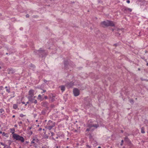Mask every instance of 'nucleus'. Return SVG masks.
Here are the masks:
<instances>
[{"mask_svg": "<svg viewBox=\"0 0 148 148\" xmlns=\"http://www.w3.org/2000/svg\"><path fill=\"white\" fill-rule=\"evenodd\" d=\"M64 69L68 70L70 67H73L75 66V64L72 61H69L68 60H64Z\"/></svg>", "mask_w": 148, "mask_h": 148, "instance_id": "f257e3e1", "label": "nucleus"}, {"mask_svg": "<svg viewBox=\"0 0 148 148\" xmlns=\"http://www.w3.org/2000/svg\"><path fill=\"white\" fill-rule=\"evenodd\" d=\"M101 24L103 27H108L110 26L112 27L115 26V24L113 21L108 20L102 22L101 23Z\"/></svg>", "mask_w": 148, "mask_h": 148, "instance_id": "f03ea898", "label": "nucleus"}, {"mask_svg": "<svg viewBox=\"0 0 148 148\" xmlns=\"http://www.w3.org/2000/svg\"><path fill=\"white\" fill-rule=\"evenodd\" d=\"M12 137L14 139H15L16 140L20 141L22 143H23L24 142V138L14 133Z\"/></svg>", "mask_w": 148, "mask_h": 148, "instance_id": "7ed1b4c3", "label": "nucleus"}, {"mask_svg": "<svg viewBox=\"0 0 148 148\" xmlns=\"http://www.w3.org/2000/svg\"><path fill=\"white\" fill-rule=\"evenodd\" d=\"M55 123L54 122L51 120H49L47 123L46 128L49 130H51L55 126Z\"/></svg>", "mask_w": 148, "mask_h": 148, "instance_id": "20e7f679", "label": "nucleus"}, {"mask_svg": "<svg viewBox=\"0 0 148 148\" xmlns=\"http://www.w3.org/2000/svg\"><path fill=\"white\" fill-rule=\"evenodd\" d=\"M73 92L75 96H77L79 95L80 92L79 90L77 88H74L73 90Z\"/></svg>", "mask_w": 148, "mask_h": 148, "instance_id": "39448f33", "label": "nucleus"}, {"mask_svg": "<svg viewBox=\"0 0 148 148\" xmlns=\"http://www.w3.org/2000/svg\"><path fill=\"white\" fill-rule=\"evenodd\" d=\"M74 83L72 82H68L65 84V86L68 88L72 87L74 85Z\"/></svg>", "mask_w": 148, "mask_h": 148, "instance_id": "423d86ee", "label": "nucleus"}, {"mask_svg": "<svg viewBox=\"0 0 148 148\" xmlns=\"http://www.w3.org/2000/svg\"><path fill=\"white\" fill-rule=\"evenodd\" d=\"M35 91L33 89H30L29 91L28 95L29 96L33 97L34 95Z\"/></svg>", "mask_w": 148, "mask_h": 148, "instance_id": "0eeeda50", "label": "nucleus"}, {"mask_svg": "<svg viewBox=\"0 0 148 148\" xmlns=\"http://www.w3.org/2000/svg\"><path fill=\"white\" fill-rule=\"evenodd\" d=\"M42 106L46 108L47 109L49 108V103L47 102H42L41 103Z\"/></svg>", "mask_w": 148, "mask_h": 148, "instance_id": "6e6552de", "label": "nucleus"}, {"mask_svg": "<svg viewBox=\"0 0 148 148\" xmlns=\"http://www.w3.org/2000/svg\"><path fill=\"white\" fill-rule=\"evenodd\" d=\"M33 97L28 96L27 97L29 101L31 102V103H33V101L34 100V98L35 97L34 96V98H33Z\"/></svg>", "mask_w": 148, "mask_h": 148, "instance_id": "1a4fd4ad", "label": "nucleus"}, {"mask_svg": "<svg viewBox=\"0 0 148 148\" xmlns=\"http://www.w3.org/2000/svg\"><path fill=\"white\" fill-rule=\"evenodd\" d=\"M124 140L128 144H130L131 143V141L127 136L125 137Z\"/></svg>", "mask_w": 148, "mask_h": 148, "instance_id": "9d476101", "label": "nucleus"}, {"mask_svg": "<svg viewBox=\"0 0 148 148\" xmlns=\"http://www.w3.org/2000/svg\"><path fill=\"white\" fill-rule=\"evenodd\" d=\"M8 74H13L14 72V71L12 68L8 69Z\"/></svg>", "mask_w": 148, "mask_h": 148, "instance_id": "9b49d317", "label": "nucleus"}, {"mask_svg": "<svg viewBox=\"0 0 148 148\" xmlns=\"http://www.w3.org/2000/svg\"><path fill=\"white\" fill-rule=\"evenodd\" d=\"M0 144L4 146V147L3 148H10V146L9 145H5V144H4L2 142L0 143Z\"/></svg>", "mask_w": 148, "mask_h": 148, "instance_id": "f8f14e48", "label": "nucleus"}, {"mask_svg": "<svg viewBox=\"0 0 148 148\" xmlns=\"http://www.w3.org/2000/svg\"><path fill=\"white\" fill-rule=\"evenodd\" d=\"M45 51L44 50H42V49L40 48L39 50L37 51V52L38 53V54H40L44 52Z\"/></svg>", "mask_w": 148, "mask_h": 148, "instance_id": "ddd939ff", "label": "nucleus"}, {"mask_svg": "<svg viewBox=\"0 0 148 148\" xmlns=\"http://www.w3.org/2000/svg\"><path fill=\"white\" fill-rule=\"evenodd\" d=\"M59 88H61V90L62 91V92L64 91L65 90V88L64 86H59Z\"/></svg>", "mask_w": 148, "mask_h": 148, "instance_id": "4468645a", "label": "nucleus"}, {"mask_svg": "<svg viewBox=\"0 0 148 148\" xmlns=\"http://www.w3.org/2000/svg\"><path fill=\"white\" fill-rule=\"evenodd\" d=\"M49 98L50 99H51L52 98H54L55 97V94L51 93L49 95Z\"/></svg>", "mask_w": 148, "mask_h": 148, "instance_id": "2eb2a0df", "label": "nucleus"}, {"mask_svg": "<svg viewBox=\"0 0 148 148\" xmlns=\"http://www.w3.org/2000/svg\"><path fill=\"white\" fill-rule=\"evenodd\" d=\"M99 126V125L98 124H93L92 125H91V126H90V127H94L96 128H97Z\"/></svg>", "mask_w": 148, "mask_h": 148, "instance_id": "dca6fc26", "label": "nucleus"}, {"mask_svg": "<svg viewBox=\"0 0 148 148\" xmlns=\"http://www.w3.org/2000/svg\"><path fill=\"white\" fill-rule=\"evenodd\" d=\"M145 132V128L144 127H142L141 128V133L142 134H144Z\"/></svg>", "mask_w": 148, "mask_h": 148, "instance_id": "f3484780", "label": "nucleus"}, {"mask_svg": "<svg viewBox=\"0 0 148 148\" xmlns=\"http://www.w3.org/2000/svg\"><path fill=\"white\" fill-rule=\"evenodd\" d=\"M18 105L16 104H14L13 105V108L14 109H16L18 108Z\"/></svg>", "mask_w": 148, "mask_h": 148, "instance_id": "a211bd4d", "label": "nucleus"}, {"mask_svg": "<svg viewBox=\"0 0 148 148\" xmlns=\"http://www.w3.org/2000/svg\"><path fill=\"white\" fill-rule=\"evenodd\" d=\"M129 11L131 12L132 11V10L130 8H126L125 10H124V11Z\"/></svg>", "mask_w": 148, "mask_h": 148, "instance_id": "6ab92c4d", "label": "nucleus"}, {"mask_svg": "<svg viewBox=\"0 0 148 148\" xmlns=\"http://www.w3.org/2000/svg\"><path fill=\"white\" fill-rule=\"evenodd\" d=\"M129 101L132 104H134V100L132 99H130Z\"/></svg>", "mask_w": 148, "mask_h": 148, "instance_id": "aec40b11", "label": "nucleus"}, {"mask_svg": "<svg viewBox=\"0 0 148 148\" xmlns=\"http://www.w3.org/2000/svg\"><path fill=\"white\" fill-rule=\"evenodd\" d=\"M32 139H33V140H32V141H31V144L35 143L34 141H35V138L34 137H33V138Z\"/></svg>", "mask_w": 148, "mask_h": 148, "instance_id": "412c9836", "label": "nucleus"}, {"mask_svg": "<svg viewBox=\"0 0 148 148\" xmlns=\"http://www.w3.org/2000/svg\"><path fill=\"white\" fill-rule=\"evenodd\" d=\"M89 138L91 140L93 139L92 136V135H91V134H89Z\"/></svg>", "mask_w": 148, "mask_h": 148, "instance_id": "4be33fe9", "label": "nucleus"}, {"mask_svg": "<svg viewBox=\"0 0 148 148\" xmlns=\"http://www.w3.org/2000/svg\"><path fill=\"white\" fill-rule=\"evenodd\" d=\"M28 134H29L30 135H32L33 134V132L31 130H29V131H28Z\"/></svg>", "mask_w": 148, "mask_h": 148, "instance_id": "5701e85b", "label": "nucleus"}, {"mask_svg": "<svg viewBox=\"0 0 148 148\" xmlns=\"http://www.w3.org/2000/svg\"><path fill=\"white\" fill-rule=\"evenodd\" d=\"M140 79L142 81H145L147 82H148V79H143V78L141 77L140 78Z\"/></svg>", "mask_w": 148, "mask_h": 148, "instance_id": "b1692460", "label": "nucleus"}, {"mask_svg": "<svg viewBox=\"0 0 148 148\" xmlns=\"http://www.w3.org/2000/svg\"><path fill=\"white\" fill-rule=\"evenodd\" d=\"M41 114L43 115H45L46 114L44 110H42L41 112Z\"/></svg>", "mask_w": 148, "mask_h": 148, "instance_id": "393cba45", "label": "nucleus"}, {"mask_svg": "<svg viewBox=\"0 0 148 148\" xmlns=\"http://www.w3.org/2000/svg\"><path fill=\"white\" fill-rule=\"evenodd\" d=\"M10 87H9L8 89H7L6 90V92L8 93H10Z\"/></svg>", "mask_w": 148, "mask_h": 148, "instance_id": "a878e982", "label": "nucleus"}, {"mask_svg": "<svg viewBox=\"0 0 148 148\" xmlns=\"http://www.w3.org/2000/svg\"><path fill=\"white\" fill-rule=\"evenodd\" d=\"M86 146L87 148H91V147L90 145H89L88 143H86Z\"/></svg>", "mask_w": 148, "mask_h": 148, "instance_id": "bb28decb", "label": "nucleus"}, {"mask_svg": "<svg viewBox=\"0 0 148 148\" xmlns=\"http://www.w3.org/2000/svg\"><path fill=\"white\" fill-rule=\"evenodd\" d=\"M4 112V110L2 108L0 109V112L1 113H2V112Z\"/></svg>", "mask_w": 148, "mask_h": 148, "instance_id": "cd10ccee", "label": "nucleus"}, {"mask_svg": "<svg viewBox=\"0 0 148 148\" xmlns=\"http://www.w3.org/2000/svg\"><path fill=\"white\" fill-rule=\"evenodd\" d=\"M32 127H29L27 129V130L28 131H29V130H31L32 129Z\"/></svg>", "mask_w": 148, "mask_h": 148, "instance_id": "c85d7f7f", "label": "nucleus"}, {"mask_svg": "<svg viewBox=\"0 0 148 148\" xmlns=\"http://www.w3.org/2000/svg\"><path fill=\"white\" fill-rule=\"evenodd\" d=\"M144 123L145 124H147L148 123V121L147 120H145L144 121Z\"/></svg>", "mask_w": 148, "mask_h": 148, "instance_id": "c756f323", "label": "nucleus"}, {"mask_svg": "<svg viewBox=\"0 0 148 148\" xmlns=\"http://www.w3.org/2000/svg\"><path fill=\"white\" fill-rule=\"evenodd\" d=\"M33 103H34L35 104H36L37 103V100L34 99V101H33Z\"/></svg>", "mask_w": 148, "mask_h": 148, "instance_id": "7c9ffc66", "label": "nucleus"}, {"mask_svg": "<svg viewBox=\"0 0 148 148\" xmlns=\"http://www.w3.org/2000/svg\"><path fill=\"white\" fill-rule=\"evenodd\" d=\"M25 116V115H24L23 114H20V116L21 117H23V116Z\"/></svg>", "mask_w": 148, "mask_h": 148, "instance_id": "2f4dec72", "label": "nucleus"}, {"mask_svg": "<svg viewBox=\"0 0 148 148\" xmlns=\"http://www.w3.org/2000/svg\"><path fill=\"white\" fill-rule=\"evenodd\" d=\"M38 99H40L42 98L41 95H38Z\"/></svg>", "mask_w": 148, "mask_h": 148, "instance_id": "473e14b6", "label": "nucleus"}, {"mask_svg": "<svg viewBox=\"0 0 148 148\" xmlns=\"http://www.w3.org/2000/svg\"><path fill=\"white\" fill-rule=\"evenodd\" d=\"M18 123L19 124V126H21V125H20V124H22V121H20L19 122H18Z\"/></svg>", "mask_w": 148, "mask_h": 148, "instance_id": "72a5a7b5", "label": "nucleus"}, {"mask_svg": "<svg viewBox=\"0 0 148 148\" xmlns=\"http://www.w3.org/2000/svg\"><path fill=\"white\" fill-rule=\"evenodd\" d=\"M6 134L5 133V132H3L2 133V135H3V136H6Z\"/></svg>", "mask_w": 148, "mask_h": 148, "instance_id": "f704fd0d", "label": "nucleus"}, {"mask_svg": "<svg viewBox=\"0 0 148 148\" xmlns=\"http://www.w3.org/2000/svg\"><path fill=\"white\" fill-rule=\"evenodd\" d=\"M123 140H121V144H120V145H121V146H122V145H123Z\"/></svg>", "mask_w": 148, "mask_h": 148, "instance_id": "c9c22d12", "label": "nucleus"}, {"mask_svg": "<svg viewBox=\"0 0 148 148\" xmlns=\"http://www.w3.org/2000/svg\"><path fill=\"white\" fill-rule=\"evenodd\" d=\"M52 99L51 100V101L53 102L55 101V99L53 98H52Z\"/></svg>", "mask_w": 148, "mask_h": 148, "instance_id": "e433bc0d", "label": "nucleus"}, {"mask_svg": "<svg viewBox=\"0 0 148 148\" xmlns=\"http://www.w3.org/2000/svg\"><path fill=\"white\" fill-rule=\"evenodd\" d=\"M51 136H53L54 135V133L53 132H51Z\"/></svg>", "mask_w": 148, "mask_h": 148, "instance_id": "4c0bfd02", "label": "nucleus"}, {"mask_svg": "<svg viewBox=\"0 0 148 148\" xmlns=\"http://www.w3.org/2000/svg\"><path fill=\"white\" fill-rule=\"evenodd\" d=\"M142 59L144 60L146 62H147V59H145L144 57L142 58Z\"/></svg>", "mask_w": 148, "mask_h": 148, "instance_id": "58836bf2", "label": "nucleus"}, {"mask_svg": "<svg viewBox=\"0 0 148 148\" xmlns=\"http://www.w3.org/2000/svg\"><path fill=\"white\" fill-rule=\"evenodd\" d=\"M38 141H39V140L38 139H37V138L35 139V141L36 142H38Z\"/></svg>", "mask_w": 148, "mask_h": 148, "instance_id": "ea45409f", "label": "nucleus"}, {"mask_svg": "<svg viewBox=\"0 0 148 148\" xmlns=\"http://www.w3.org/2000/svg\"><path fill=\"white\" fill-rule=\"evenodd\" d=\"M26 17L27 18H28L29 17V15L28 14H27L26 15Z\"/></svg>", "mask_w": 148, "mask_h": 148, "instance_id": "a19ab883", "label": "nucleus"}, {"mask_svg": "<svg viewBox=\"0 0 148 148\" xmlns=\"http://www.w3.org/2000/svg\"><path fill=\"white\" fill-rule=\"evenodd\" d=\"M43 92H42L41 93H43L45 92H46V90H43Z\"/></svg>", "mask_w": 148, "mask_h": 148, "instance_id": "79ce46f5", "label": "nucleus"}, {"mask_svg": "<svg viewBox=\"0 0 148 148\" xmlns=\"http://www.w3.org/2000/svg\"><path fill=\"white\" fill-rule=\"evenodd\" d=\"M90 131V129L87 128L86 130V132H88Z\"/></svg>", "mask_w": 148, "mask_h": 148, "instance_id": "37998d69", "label": "nucleus"}, {"mask_svg": "<svg viewBox=\"0 0 148 148\" xmlns=\"http://www.w3.org/2000/svg\"><path fill=\"white\" fill-rule=\"evenodd\" d=\"M127 3H130V1L129 0H127Z\"/></svg>", "mask_w": 148, "mask_h": 148, "instance_id": "c03bdc74", "label": "nucleus"}, {"mask_svg": "<svg viewBox=\"0 0 148 148\" xmlns=\"http://www.w3.org/2000/svg\"><path fill=\"white\" fill-rule=\"evenodd\" d=\"M44 82L45 83H46L47 82V80H46V79H44Z\"/></svg>", "mask_w": 148, "mask_h": 148, "instance_id": "a18cd8bd", "label": "nucleus"}, {"mask_svg": "<svg viewBox=\"0 0 148 148\" xmlns=\"http://www.w3.org/2000/svg\"><path fill=\"white\" fill-rule=\"evenodd\" d=\"M44 98L45 99H47V97L46 96H45L44 97Z\"/></svg>", "mask_w": 148, "mask_h": 148, "instance_id": "49530a36", "label": "nucleus"}, {"mask_svg": "<svg viewBox=\"0 0 148 148\" xmlns=\"http://www.w3.org/2000/svg\"><path fill=\"white\" fill-rule=\"evenodd\" d=\"M114 45L116 47L117 45V44H115Z\"/></svg>", "mask_w": 148, "mask_h": 148, "instance_id": "de8ad7c7", "label": "nucleus"}, {"mask_svg": "<svg viewBox=\"0 0 148 148\" xmlns=\"http://www.w3.org/2000/svg\"><path fill=\"white\" fill-rule=\"evenodd\" d=\"M42 130V128H39V130H39V131H41V130Z\"/></svg>", "mask_w": 148, "mask_h": 148, "instance_id": "09e8293b", "label": "nucleus"}, {"mask_svg": "<svg viewBox=\"0 0 148 148\" xmlns=\"http://www.w3.org/2000/svg\"><path fill=\"white\" fill-rule=\"evenodd\" d=\"M22 103L23 104H25V102H24V101L22 102Z\"/></svg>", "mask_w": 148, "mask_h": 148, "instance_id": "8fccbe9b", "label": "nucleus"}, {"mask_svg": "<svg viewBox=\"0 0 148 148\" xmlns=\"http://www.w3.org/2000/svg\"><path fill=\"white\" fill-rule=\"evenodd\" d=\"M54 106L53 105H51V107L52 108H53L54 107Z\"/></svg>", "mask_w": 148, "mask_h": 148, "instance_id": "3c124183", "label": "nucleus"}, {"mask_svg": "<svg viewBox=\"0 0 148 148\" xmlns=\"http://www.w3.org/2000/svg\"><path fill=\"white\" fill-rule=\"evenodd\" d=\"M77 130H74V132H77Z\"/></svg>", "mask_w": 148, "mask_h": 148, "instance_id": "603ef678", "label": "nucleus"}, {"mask_svg": "<svg viewBox=\"0 0 148 148\" xmlns=\"http://www.w3.org/2000/svg\"><path fill=\"white\" fill-rule=\"evenodd\" d=\"M3 88V86H0V88L1 89H2V88Z\"/></svg>", "mask_w": 148, "mask_h": 148, "instance_id": "864d4df0", "label": "nucleus"}, {"mask_svg": "<svg viewBox=\"0 0 148 148\" xmlns=\"http://www.w3.org/2000/svg\"><path fill=\"white\" fill-rule=\"evenodd\" d=\"M91 125H88V126L90 127V126H91Z\"/></svg>", "mask_w": 148, "mask_h": 148, "instance_id": "5fc2aeb1", "label": "nucleus"}, {"mask_svg": "<svg viewBox=\"0 0 148 148\" xmlns=\"http://www.w3.org/2000/svg\"><path fill=\"white\" fill-rule=\"evenodd\" d=\"M88 105L90 106H92V105L90 103H89Z\"/></svg>", "mask_w": 148, "mask_h": 148, "instance_id": "6e6d98bb", "label": "nucleus"}, {"mask_svg": "<svg viewBox=\"0 0 148 148\" xmlns=\"http://www.w3.org/2000/svg\"><path fill=\"white\" fill-rule=\"evenodd\" d=\"M17 125H16H16H14V127H17Z\"/></svg>", "mask_w": 148, "mask_h": 148, "instance_id": "4d7b16f0", "label": "nucleus"}, {"mask_svg": "<svg viewBox=\"0 0 148 148\" xmlns=\"http://www.w3.org/2000/svg\"><path fill=\"white\" fill-rule=\"evenodd\" d=\"M138 71H140V68H138Z\"/></svg>", "mask_w": 148, "mask_h": 148, "instance_id": "13d9d810", "label": "nucleus"}, {"mask_svg": "<svg viewBox=\"0 0 148 148\" xmlns=\"http://www.w3.org/2000/svg\"><path fill=\"white\" fill-rule=\"evenodd\" d=\"M15 117V116L14 115L12 116L13 118H14Z\"/></svg>", "mask_w": 148, "mask_h": 148, "instance_id": "bf43d9fd", "label": "nucleus"}, {"mask_svg": "<svg viewBox=\"0 0 148 148\" xmlns=\"http://www.w3.org/2000/svg\"><path fill=\"white\" fill-rule=\"evenodd\" d=\"M27 103V104H29V101H27V103Z\"/></svg>", "mask_w": 148, "mask_h": 148, "instance_id": "052dcab7", "label": "nucleus"}, {"mask_svg": "<svg viewBox=\"0 0 148 148\" xmlns=\"http://www.w3.org/2000/svg\"><path fill=\"white\" fill-rule=\"evenodd\" d=\"M46 138H48V136H47L46 137Z\"/></svg>", "mask_w": 148, "mask_h": 148, "instance_id": "680f3d73", "label": "nucleus"}, {"mask_svg": "<svg viewBox=\"0 0 148 148\" xmlns=\"http://www.w3.org/2000/svg\"><path fill=\"white\" fill-rule=\"evenodd\" d=\"M121 132L122 133H123V131L122 130H121Z\"/></svg>", "mask_w": 148, "mask_h": 148, "instance_id": "e2e57ef3", "label": "nucleus"}, {"mask_svg": "<svg viewBox=\"0 0 148 148\" xmlns=\"http://www.w3.org/2000/svg\"><path fill=\"white\" fill-rule=\"evenodd\" d=\"M146 65L147 66H148V62H147L146 64Z\"/></svg>", "mask_w": 148, "mask_h": 148, "instance_id": "0e129e2a", "label": "nucleus"}, {"mask_svg": "<svg viewBox=\"0 0 148 148\" xmlns=\"http://www.w3.org/2000/svg\"><path fill=\"white\" fill-rule=\"evenodd\" d=\"M0 134H2V132H1V131H0Z\"/></svg>", "mask_w": 148, "mask_h": 148, "instance_id": "69168bd1", "label": "nucleus"}, {"mask_svg": "<svg viewBox=\"0 0 148 148\" xmlns=\"http://www.w3.org/2000/svg\"><path fill=\"white\" fill-rule=\"evenodd\" d=\"M98 148H101V147L100 146H99L98 147Z\"/></svg>", "mask_w": 148, "mask_h": 148, "instance_id": "338daca9", "label": "nucleus"}, {"mask_svg": "<svg viewBox=\"0 0 148 148\" xmlns=\"http://www.w3.org/2000/svg\"><path fill=\"white\" fill-rule=\"evenodd\" d=\"M42 148H46V147H42Z\"/></svg>", "mask_w": 148, "mask_h": 148, "instance_id": "774afa93", "label": "nucleus"}]
</instances>
